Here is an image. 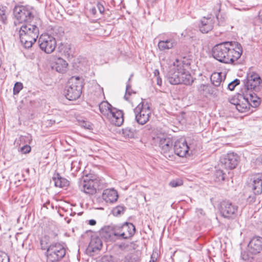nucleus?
Returning a JSON list of instances; mask_svg holds the SVG:
<instances>
[{
    "instance_id": "obj_27",
    "label": "nucleus",
    "mask_w": 262,
    "mask_h": 262,
    "mask_svg": "<svg viewBox=\"0 0 262 262\" xmlns=\"http://www.w3.org/2000/svg\"><path fill=\"white\" fill-rule=\"evenodd\" d=\"M112 105L107 101H103L99 105V109L101 114L106 118L109 116L112 112L113 108H111Z\"/></svg>"
},
{
    "instance_id": "obj_18",
    "label": "nucleus",
    "mask_w": 262,
    "mask_h": 262,
    "mask_svg": "<svg viewBox=\"0 0 262 262\" xmlns=\"http://www.w3.org/2000/svg\"><path fill=\"white\" fill-rule=\"evenodd\" d=\"M251 183L249 187L251 188L253 193L258 195L262 192V174L256 173L251 178Z\"/></svg>"
},
{
    "instance_id": "obj_4",
    "label": "nucleus",
    "mask_w": 262,
    "mask_h": 262,
    "mask_svg": "<svg viewBox=\"0 0 262 262\" xmlns=\"http://www.w3.org/2000/svg\"><path fill=\"white\" fill-rule=\"evenodd\" d=\"M82 80L79 77H72L68 81L65 96L69 100H75L81 95Z\"/></svg>"
},
{
    "instance_id": "obj_2",
    "label": "nucleus",
    "mask_w": 262,
    "mask_h": 262,
    "mask_svg": "<svg viewBox=\"0 0 262 262\" xmlns=\"http://www.w3.org/2000/svg\"><path fill=\"white\" fill-rule=\"evenodd\" d=\"M110 238L113 235L118 239H125L132 237L135 233V226L130 223L125 222L121 225H110L103 229Z\"/></svg>"
},
{
    "instance_id": "obj_30",
    "label": "nucleus",
    "mask_w": 262,
    "mask_h": 262,
    "mask_svg": "<svg viewBox=\"0 0 262 262\" xmlns=\"http://www.w3.org/2000/svg\"><path fill=\"white\" fill-rule=\"evenodd\" d=\"M176 42L172 39H167L166 40H161L158 43L159 49L161 51H164L172 49Z\"/></svg>"
},
{
    "instance_id": "obj_37",
    "label": "nucleus",
    "mask_w": 262,
    "mask_h": 262,
    "mask_svg": "<svg viewBox=\"0 0 262 262\" xmlns=\"http://www.w3.org/2000/svg\"><path fill=\"white\" fill-rule=\"evenodd\" d=\"M169 185L172 187L180 186L183 185V181L180 179L173 180L169 182Z\"/></svg>"
},
{
    "instance_id": "obj_50",
    "label": "nucleus",
    "mask_w": 262,
    "mask_h": 262,
    "mask_svg": "<svg viewBox=\"0 0 262 262\" xmlns=\"http://www.w3.org/2000/svg\"><path fill=\"white\" fill-rule=\"evenodd\" d=\"M89 224L90 225L94 226V225H96V221L95 220H93V219L92 220H90L89 221Z\"/></svg>"
},
{
    "instance_id": "obj_52",
    "label": "nucleus",
    "mask_w": 262,
    "mask_h": 262,
    "mask_svg": "<svg viewBox=\"0 0 262 262\" xmlns=\"http://www.w3.org/2000/svg\"><path fill=\"white\" fill-rule=\"evenodd\" d=\"M258 18L260 20L261 23L262 24V11H260L259 12L258 15Z\"/></svg>"
},
{
    "instance_id": "obj_25",
    "label": "nucleus",
    "mask_w": 262,
    "mask_h": 262,
    "mask_svg": "<svg viewBox=\"0 0 262 262\" xmlns=\"http://www.w3.org/2000/svg\"><path fill=\"white\" fill-rule=\"evenodd\" d=\"M102 246V243L100 237L97 235H92L88 246V250L90 251L95 252L97 250H100Z\"/></svg>"
},
{
    "instance_id": "obj_56",
    "label": "nucleus",
    "mask_w": 262,
    "mask_h": 262,
    "mask_svg": "<svg viewBox=\"0 0 262 262\" xmlns=\"http://www.w3.org/2000/svg\"><path fill=\"white\" fill-rule=\"evenodd\" d=\"M151 260V261H154L155 262V260L154 259V258L153 257V255H151V260Z\"/></svg>"
},
{
    "instance_id": "obj_35",
    "label": "nucleus",
    "mask_w": 262,
    "mask_h": 262,
    "mask_svg": "<svg viewBox=\"0 0 262 262\" xmlns=\"http://www.w3.org/2000/svg\"><path fill=\"white\" fill-rule=\"evenodd\" d=\"M6 8L5 7L0 5V19L4 24H6L7 20Z\"/></svg>"
},
{
    "instance_id": "obj_1",
    "label": "nucleus",
    "mask_w": 262,
    "mask_h": 262,
    "mask_svg": "<svg viewBox=\"0 0 262 262\" xmlns=\"http://www.w3.org/2000/svg\"><path fill=\"white\" fill-rule=\"evenodd\" d=\"M243 53L242 47L236 41H225L216 45L212 48L213 57L225 63H233L238 59Z\"/></svg>"
},
{
    "instance_id": "obj_21",
    "label": "nucleus",
    "mask_w": 262,
    "mask_h": 262,
    "mask_svg": "<svg viewBox=\"0 0 262 262\" xmlns=\"http://www.w3.org/2000/svg\"><path fill=\"white\" fill-rule=\"evenodd\" d=\"M249 251L250 253L256 254L262 250V237H253L248 244Z\"/></svg>"
},
{
    "instance_id": "obj_12",
    "label": "nucleus",
    "mask_w": 262,
    "mask_h": 262,
    "mask_svg": "<svg viewBox=\"0 0 262 262\" xmlns=\"http://www.w3.org/2000/svg\"><path fill=\"white\" fill-rule=\"evenodd\" d=\"M97 186V181L92 179H84L79 184L80 190L89 195L96 193Z\"/></svg>"
},
{
    "instance_id": "obj_5",
    "label": "nucleus",
    "mask_w": 262,
    "mask_h": 262,
    "mask_svg": "<svg viewBox=\"0 0 262 262\" xmlns=\"http://www.w3.org/2000/svg\"><path fill=\"white\" fill-rule=\"evenodd\" d=\"M66 249L59 243H53L49 246L46 251L47 262H59L66 255Z\"/></svg>"
},
{
    "instance_id": "obj_42",
    "label": "nucleus",
    "mask_w": 262,
    "mask_h": 262,
    "mask_svg": "<svg viewBox=\"0 0 262 262\" xmlns=\"http://www.w3.org/2000/svg\"><path fill=\"white\" fill-rule=\"evenodd\" d=\"M240 94H242V93L238 94L236 97H235L233 98L230 101L231 103H232L234 105H235V107H236V102H237V103H238V102H241L242 99H243V98L239 97Z\"/></svg>"
},
{
    "instance_id": "obj_54",
    "label": "nucleus",
    "mask_w": 262,
    "mask_h": 262,
    "mask_svg": "<svg viewBox=\"0 0 262 262\" xmlns=\"http://www.w3.org/2000/svg\"><path fill=\"white\" fill-rule=\"evenodd\" d=\"M49 204V202H48L46 203H45L43 206L44 207L47 208V204Z\"/></svg>"
},
{
    "instance_id": "obj_44",
    "label": "nucleus",
    "mask_w": 262,
    "mask_h": 262,
    "mask_svg": "<svg viewBox=\"0 0 262 262\" xmlns=\"http://www.w3.org/2000/svg\"><path fill=\"white\" fill-rule=\"evenodd\" d=\"M9 258L5 254L1 253H0V262H8Z\"/></svg>"
},
{
    "instance_id": "obj_11",
    "label": "nucleus",
    "mask_w": 262,
    "mask_h": 262,
    "mask_svg": "<svg viewBox=\"0 0 262 262\" xmlns=\"http://www.w3.org/2000/svg\"><path fill=\"white\" fill-rule=\"evenodd\" d=\"M239 161L238 156L234 153H229L220 159V165L227 169H233L237 165Z\"/></svg>"
},
{
    "instance_id": "obj_39",
    "label": "nucleus",
    "mask_w": 262,
    "mask_h": 262,
    "mask_svg": "<svg viewBox=\"0 0 262 262\" xmlns=\"http://www.w3.org/2000/svg\"><path fill=\"white\" fill-rule=\"evenodd\" d=\"M240 80L238 79H235L233 81L227 84L228 88L229 90L232 91L234 89L235 87L239 84Z\"/></svg>"
},
{
    "instance_id": "obj_20",
    "label": "nucleus",
    "mask_w": 262,
    "mask_h": 262,
    "mask_svg": "<svg viewBox=\"0 0 262 262\" xmlns=\"http://www.w3.org/2000/svg\"><path fill=\"white\" fill-rule=\"evenodd\" d=\"M106 119H108L111 123L119 126L122 124L124 121L123 113L122 111L113 108L111 114Z\"/></svg>"
},
{
    "instance_id": "obj_7",
    "label": "nucleus",
    "mask_w": 262,
    "mask_h": 262,
    "mask_svg": "<svg viewBox=\"0 0 262 262\" xmlns=\"http://www.w3.org/2000/svg\"><path fill=\"white\" fill-rule=\"evenodd\" d=\"M155 143H157L161 149V153L167 159L173 158V142L170 138H154Z\"/></svg>"
},
{
    "instance_id": "obj_57",
    "label": "nucleus",
    "mask_w": 262,
    "mask_h": 262,
    "mask_svg": "<svg viewBox=\"0 0 262 262\" xmlns=\"http://www.w3.org/2000/svg\"><path fill=\"white\" fill-rule=\"evenodd\" d=\"M24 138H25V137H21V141H22L24 139Z\"/></svg>"
},
{
    "instance_id": "obj_26",
    "label": "nucleus",
    "mask_w": 262,
    "mask_h": 262,
    "mask_svg": "<svg viewBox=\"0 0 262 262\" xmlns=\"http://www.w3.org/2000/svg\"><path fill=\"white\" fill-rule=\"evenodd\" d=\"M198 89L201 93L208 94L214 97L217 96V90L211 86L202 84L198 86Z\"/></svg>"
},
{
    "instance_id": "obj_10",
    "label": "nucleus",
    "mask_w": 262,
    "mask_h": 262,
    "mask_svg": "<svg viewBox=\"0 0 262 262\" xmlns=\"http://www.w3.org/2000/svg\"><path fill=\"white\" fill-rule=\"evenodd\" d=\"M238 209V206L235 204L229 201H223L221 203L220 211L224 217L233 219L237 216Z\"/></svg>"
},
{
    "instance_id": "obj_36",
    "label": "nucleus",
    "mask_w": 262,
    "mask_h": 262,
    "mask_svg": "<svg viewBox=\"0 0 262 262\" xmlns=\"http://www.w3.org/2000/svg\"><path fill=\"white\" fill-rule=\"evenodd\" d=\"M132 76H133V74H132L130 75V77L129 78V79L128 80V82H127V83L126 84V94L124 95V98L126 100H128V97L127 96V95H131V92H130V90H131L132 86H131L130 84L129 83V82L131 80Z\"/></svg>"
},
{
    "instance_id": "obj_45",
    "label": "nucleus",
    "mask_w": 262,
    "mask_h": 262,
    "mask_svg": "<svg viewBox=\"0 0 262 262\" xmlns=\"http://www.w3.org/2000/svg\"><path fill=\"white\" fill-rule=\"evenodd\" d=\"M132 257H133V255L132 254H128L124 257V259H122V261L123 262H133Z\"/></svg>"
},
{
    "instance_id": "obj_13",
    "label": "nucleus",
    "mask_w": 262,
    "mask_h": 262,
    "mask_svg": "<svg viewBox=\"0 0 262 262\" xmlns=\"http://www.w3.org/2000/svg\"><path fill=\"white\" fill-rule=\"evenodd\" d=\"M105 2L102 0H92L88 6V10L90 13L95 16L103 14L105 11Z\"/></svg>"
},
{
    "instance_id": "obj_34",
    "label": "nucleus",
    "mask_w": 262,
    "mask_h": 262,
    "mask_svg": "<svg viewBox=\"0 0 262 262\" xmlns=\"http://www.w3.org/2000/svg\"><path fill=\"white\" fill-rule=\"evenodd\" d=\"M125 207L123 206H118L112 210V213L115 216H119L124 213Z\"/></svg>"
},
{
    "instance_id": "obj_51",
    "label": "nucleus",
    "mask_w": 262,
    "mask_h": 262,
    "mask_svg": "<svg viewBox=\"0 0 262 262\" xmlns=\"http://www.w3.org/2000/svg\"><path fill=\"white\" fill-rule=\"evenodd\" d=\"M157 83L159 85L162 84V79L159 77H157Z\"/></svg>"
},
{
    "instance_id": "obj_53",
    "label": "nucleus",
    "mask_w": 262,
    "mask_h": 262,
    "mask_svg": "<svg viewBox=\"0 0 262 262\" xmlns=\"http://www.w3.org/2000/svg\"><path fill=\"white\" fill-rule=\"evenodd\" d=\"M154 74L156 76L158 77V76L159 75V71L158 70H155L154 71Z\"/></svg>"
},
{
    "instance_id": "obj_28",
    "label": "nucleus",
    "mask_w": 262,
    "mask_h": 262,
    "mask_svg": "<svg viewBox=\"0 0 262 262\" xmlns=\"http://www.w3.org/2000/svg\"><path fill=\"white\" fill-rule=\"evenodd\" d=\"M67 66L68 63L66 60L61 58H58L56 60L54 67L57 72L64 73L67 70Z\"/></svg>"
},
{
    "instance_id": "obj_15",
    "label": "nucleus",
    "mask_w": 262,
    "mask_h": 262,
    "mask_svg": "<svg viewBox=\"0 0 262 262\" xmlns=\"http://www.w3.org/2000/svg\"><path fill=\"white\" fill-rule=\"evenodd\" d=\"M239 97L245 99L246 101L249 102V105L252 107H257L260 103V99L258 95L262 92H256L255 91H250L249 92H242Z\"/></svg>"
},
{
    "instance_id": "obj_33",
    "label": "nucleus",
    "mask_w": 262,
    "mask_h": 262,
    "mask_svg": "<svg viewBox=\"0 0 262 262\" xmlns=\"http://www.w3.org/2000/svg\"><path fill=\"white\" fill-rule=\"evenodd\" d=\"M225 173L222 170H216L214 173V180L217 182H221L225 179Z\"/></svg>"
},
{
    "instance_id": "obj_19",
    "label": "nucleus",
    "mask_w": 262,
    "mask_h": 262,
    "mask_svg": "<svg viewBox=\"0 0 262 262\" xmlns=\"http://www.w3.org/2000/svg\"><path fill=\"white\" fill-rule=\"evenodd\" d=\"M179 67H178L177 60L173 63V68H171L167 74V80L171 84H179L180 81V71Z\"/></svg>"
},
{
    "instance_id": "obj_6",
    "label": "nucleus",
    "mask_w": 262,
    "mask_h": 262,
    "mask_svg": "<svg viewBox=\"0 0 262 262\" xmlns=\"http://www.w3.org/2000/svg\"><path fill=\"white\" fill-rule=\"evenodd\" d=\"M136 122L141 125L146 124L151 115L149 104L142 101L134 110Z\"/></svg>"
},
{
    "instance_id": "obj_29",
    "label": "nucleus",
    "mask_w": 262,
    "mask_h": 262,
    "mask_svg": "<svg viewBox=\"0 0 262 262\" xmlns=\"http://www.w3.org/2000/svg\"><path fill=\"white\" fill-rule=\"evenodd\" d=\"M223 73H214L210 77V79L212 83L215 86H219L221 84L222 86H223L224 81H223Z\"/></svg>"
},
{
    "instance_id": "obj_46",
    "label": "nucleus",
    "mask_w": 262,
    "mask_h": 262,
    "mask_svg": "<svg viewBox=\"0 0 262 262\" xmlns=\"http://www.w3.org/2000/svg\"><path fill=\"white\" fill-rule=\"evenodd\" d=\"M123 134L124 136L127 137L128 138H130L133 136V133L130 132L129 129H123Z\"/></svg>"
},
{
    "instance_id": "obj_22",
    "label": "nucleus",
    "mask_w": 262,
    "mask_h": 262,
    "mask_svg": "<svg viewBox=\"0 0 262 262\" xmlns=\"http://www.w3.org/2000/svg\"><path fill=\"white\" fill-rule=\"evenodd\" d=\"M26 33L19 32V38L21 44L25 48H30L32 46L38 36H36V34L32 33V35L25 34Z\"/></svg>"
},
{
    "instance_id": "obj_32",
    "label": "nucleus",
    "mask_w": 262,
    "mask_h": 262,
    "mask_svg": "<svg viewBox=\"0 0 262 262\" xmlns=\"http://www.w3.org/2000/svg\"><path fill=\"white\" fill-rule=\"evenodd\" d=\"M236 109L240 113H244L248 111L249 108V102L245 99L243 98L241 102L236 103Z\"/></svg>"
},
{
    "instance_id": "obj_9",
    "label": "nucleus",
    "mask_w": 262,
    "mask_h": 262,
    "mask_svg": "<svg viewBox=\"0 0 262 262\" xmlns=\"http://www.w3.org/2000/svg\"><path fill=\"white\" fill-rule=\"evenodd\" d=\"M40 49L47 54L52 53L56 47V41L54 37L48 34H42L38 39Z\"/></svg>"
},
{
    "instance_id": "obj_23",
    "label": "nucleus",
    "mask_w": 262,
    "mask_h": 262,
    "mask_svg": "<svg viewBox=\"0 0 262 262\" xmlns=\"http://www.w3.org/2000/svg\"><path fill=\"white\" fill-rule=\"evenodd\" d=\"M102 197L106 203H113L117 201L118 195L115 189H107L103 191Z\"/></svg>"
},
{
    "instance_id": "obj_8",
    "label": "nucleus",
    "mask_w": 262,
    "mask_h": 262,
    "mask_svg": "<svg viewBox=\"0 0 262 262\" xmlns=\"http://www.w3.org/2000/svg\"><path fill=\"white\" fill-rule=\"evenodd\" d=\"M13 13L19 23H31L34 19L32 12L24 6H15L13 10Z\"/></svg>"
},
{
    "instance_id": "obj_38",
    "label": "nucleus",
    "mask_w": 262,
    "mask_h": 262,
    "mask_svg": "<svg viewBox=\"0 0 262 262\" xmlns=\"http://www.w3.org/2000/svg\"><path fill=\"white\" fill-rule=\"evenodd\" d=\"M79 125L85 128V129H93V124L90 123V122L89 121H85V120H82V121H79Z\"/></svg>"
},
{
    "instance_id": "obj_31",
    "label": "nucleus",
    "mask_w": 262,
    "mask_h": 262,
    "mask_svg": "<svg viewBox=\"0 0 262 262\" xmlns=\"http://www.w3.org/2000/svg\"><path fill=\"white\" fill-rule=\"evenodd\" d=\"M53 180L56 187L62 188L67 186L69 184V182L65 178L61 177L58 173H57L56 176L53 178Z\"/></svg>"
},
{
    "instance_id": "obj_58",
    "label": "nucleus",
    "mask_w": 262,
    "mask_h": 262,
    "mask_svg": "<svg viewBox=\"0 0 262 262\" xmlns=\"http://www.w3.org/2000/svg\"><path fill=\"white\" fill-rule=\"evenodd\" d=\"M149 262H154V261H151V260H150Z\"/></svg>"
},
{
    "instance_id": "obj_41",
    "label": "nucleus",
    "mask_w": 262,
    "mask_h": 262,
    "mask_svg": "<svg viewBox=\"0 0 262 262\" xmlns=\"http://www.w3.org/2000/svg\"><path fill=\"white\" fill-rule=\"evenodd\" d=\"M221 5L220 3L217 4L214 7L213 10L214 13L215 15L216 18L218 19L219 16V13L221 10Z\"/></svg>"
},
{
    "instance_id": "obj_47",
    "label": "nucleus",
    "mask_w": 262,
    "mask_h": 262,
    "mask_svg": "<svg viewBox=\"0 0 262 262\" xmlns=\"http://www.w3.org/2000/svg\"><path fill=\"white\" fill-rule=\"evenodd\" d=\"M101 262H112V258L110 256H104L102 258Z\"/></svg>"
},
{
    "instance_id": "obj_16",
    "label": "nucleus",
    "mask_w": 262,
    "mask_h": 262,
    "mask_svg": "<svg viewBox=\"0 0 262 262\" xmlns=\"http://www.w3.org/2000/svg\"><path fill=\"white\" fill-rule=\"evenodd\" d=\"M214 24V17L211 14L208 15L200 20L199 25V30L202 33H207L213 29Z\"/></svg>"
},
{
    "instance_id": "obj_40",
    "label": "nucleus",
    "mask_w": 262,
    "mask_h": 262,
    "mask_svg": "<svg viewBox=\"0 0 262 262\" xmlns=\"http://www.w3.org/2000/svg\"><path fill=\"white\" fill-rule=\"evenodd\" d=\"M23 88V84L21 82H17L15 83L13 88V94H18Z\"/></svg>"
},
{
    "instance_id": "obj_48",
    "label": "nucleus",
    "mask_w": 262,
    "mask_h": 262,
    "mask_svg": "<svg viewBox=\"0 0 262 262\" xmlns=\"http://www.w3.org/2000/svg\"><path fill=\"white\" fill-rule=\"evenodd\" d=\"M128 246H129V245L128 244H122L119 246V247L122 250H125L127 249V248L128 247Z\"/></svg>"
},
{
    "instance_id": "obj_24",
    "label": "nucleus",
    "mask_w": 262,
    "mask_h": 262,
    "mask_svg": "<svg viewBox=\"0 0 262 262\" xmlns=\"http://www.w3.org/2000/svg\"><path fill=\"white\" fill-rule=\"evenodd\" d=\"M20 33H26L25 34L32 35V33L36 34V36L39 35L38 28L35 24H32L31 23H25L21 27L19 30Z\"/></svg>"
},
{
    "instance_id": "obj_49",
    "label": "nucleus",
    "mask_w": 262,
    "mask_h": 262,
    "mask_svg": "<svg viewBox=\"0 0 262 262\" xmlns=\"http://www.w3.org/2000/svg\"><path fill=\"white\" fill-rule=\"evenodd\" d=\"M44 241L43 239L40 240V245H41V248L42 250H47L49 246L45 245L43 244Z\"/></svg>"
},
{
    "instance_id": "obj_14",
    "label": "nucleus",
    "mask_w": 262,
    "mask_h": 262,
    "mask_svg": "<svg viewBox=\"0 0 262 262\" xmlns=\"http://www.w3.org/2000/svg\"><path fill=\"white\" fill-rule=\"evenodd\" d=\"M177 62L178 63V67H179V70H180V84H184L185 85H190L193 82V79L189 73L187 71L184 67L187 66V64H184L181 60L177 59Z\"/></svg>"
},
{
    "instance_id": "obj_3",
    "label": "nucleus",
    "mask_w": 262,
    "mask_h": 262,
    "mask_svg": "<svg viewBox=\"0 0 262 262\" xmlns=\"http://www.w3.org/2000/svg\"><path fill=\"white\" fill-rule=\"evenodd\" d=\"M243 86L241 90V92H249L250 91L262 92V80L256 73H248L246 78L243 81Z\"/></svg>"
},
{
    "instance_id": "obj_43",
    "label": "nucleus",
    "mask_w": 262,
    "mask_h": 262,
    "mask_svg": "<svg viewBox=\"0 0 262 262\" xmlns=\"http://www.w3.org/2000/svg\"><path fill=\"white\" fill-rule=\"evenodd\" d=\"M20 151L23 154L29 153L31 151V147L28 145H24L21 147Z\"/></svg>"
},
{
    "instance_id": "obj_55",
    "label": "nucleus",
    "mask_w": 262,
    "mask_h": 262,
    "mask_svg": "<svg viewBox=\"0 0 262 262\" xmlns=\"http://www.w3.org/2000/svg\"><path fill=\"white\" fill-rule=\"evenodd\" d=\"M26 138H27L28 140L29 141V142L31 140V136H28L27 137H25Z\"/></svg>"
},
{
    "instance_id": "obj_17",
    "label": "nucleus",
    "mask_w": 262,
    "mask_h": 262,
    "mask_svg": "<svg viewBox=\"0 0 262 262\" xmlns=\"http://www.w3.org/2000/svg\"><path fill=\"white\" fill-rule=\"evenodd\" d=\"M174 153L180 157H184L188 153L189 146L184 139L177 140L173 145Z\"/></svg>"
}]
</instances>
